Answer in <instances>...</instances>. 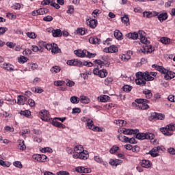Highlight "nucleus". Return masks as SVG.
I'll return each instance as SVG.
<instances>
[{
  "label": "nucleus",
  "mask_w": 175,
  "mask_h": 175,
  "mask_svg": "<svg viewBox=\"0 0 175 175\" xmlns=\"http://www.w3.org/2000/svg\"><path fill=\"white\" fill-rule=\"evenodd\" d=\"M152 68H153L156 70H158V72H160V73L165 75L164 77H165V80H172V79H174V77H175L174 72L170 71V70L165 68L162 66H158V65L153 64L152 66Z\"/></svg>",
  "instance_id": "obj_1"
},
{
  "label": "nucleus",
  "mask_w": 175,
  "mask_h": 175,
  "mask_svg": "<svg viewBox=\"0 0 175 175\" xmlns=\"http://www.w3.org/2000/svg\"><path fill=\"white\" fill-rule=\"evenodd\" d=\"M67 65H70V66H88V68H91L94 66V64L91 62H83L79 59H71L67 61Z\"/></svg>",
  "instance_id": "obj_2"
},
{
  "label": "nucleus",
  "mask_w": 175,
  "mask_h": 175,
  "mask_svg": "<svg viewBox=\"0 0 175 175\" xmlns=\"http://www.w3.org/2000/svg\"><path fill=\"white\" fill-rule=\"evenodd\" d=\"M135 84H137V85H140L141 87H144L146 81L144 72H138L135 74Z\"/></svg>",
  "instance_id": "obj_3"
},
{
  "label": "nucleus",
  "mask_w": 175,
  "mask_h": 175,
  "mask_svg": "<svg viewBox=\"0 0 175 175\" xmlns=\"http://www.w3.org/2000/svg\"><path fill=\"white\" fill-rule=\"evenodd\" d=\"M174 131H175L174 124H168L165 127H162L160 129L161 133L165 136H172Z\"/></svg>",
  "instance_id": "obj_4"
},
{
  "label": "nucleus",
  "mask_w": 175,
  "mask_h": 175,
  "mask_svg": "<svg viewBox=\"0 0 175 175\" xmlns=\"http://www.w3.org/2000/svg\"><path fill=\"white\" fill-rule=\"evenodd\" d=\"M136 103H138L137 107L141 109V110H147L148 109V100L144 98H139L135 100Z\"/></svg>",
  "instance_id": "obj_5"
},
{
  "label": "nucleus",
  "mask_w": 175,
  "mask_h": 175,
  "mask_svg": "<svg viewBox=\"0 0 175 175\" xmlns=\"http://www.w3.org/2000/svg\"><path fill=\"white\" fill-rule=\"evenodd\" d=\"M86 128L88 129H91L94 132H102V130L99 126L94 125V121L91 119L86 120Z\"/></svg>",
  "instance_id": "obj_6"
},
{
  "label": "nucleus",
  "mask_w": 175,
  "mask_h": 175,
  "mask_svg": "<svg viewBox=\"0 0 175 175\" xmlns=\"http://www.w3.org/2000/svg\"><path fill=\"white\" fill-rule=\"evenodd\" d=\"M93 74L95 76H98V77H100L101 79H105V77L109 75V72H107V69L99 70V68H94L93 70Z\"/></svg>",
  "instance_id": "obj_7"
},
{
  "label": "nucleus",
  "mask_w": 175,
  "mask_h": 175,
  "mask_svg": "<svg viewBox=\"0 0 175 175\" xmlns=\"http://www.w3.org/2000/svg\"><path fill=\"white\" fill-rule=\"evenodd\" d=\"M163 146H157L153 148L150 151H149L148 154L151 155L153 158L157 157H159V152L163 151Z\"/></svg>",
  "instance_id": "obj_8"
},
{
  "label": "nucleus",
  "mask_w": 175,
  "mask_h": 175,
  "mask_svg": "<svg viewBox=\"0 0 175 175\" xmlns=\"http://www.w3.org/2000/svg\"><path fill=\"white\" fill-rule=\"evenodd\" d=\"M39 116L42 120V121H50V113H49V111L46 109H42L40 111Z\"/></svg>",
  "instance_id": "obj_9"
},
{
  "label": "nucleus",
  "mask_w": 175,
  "mask_h": 175,
  "mask_svg": "<svg viewBox=\"0 0 175 175\" xmlns=\"http://www.w3.org/2000/svg\"><path fill=\"white\" fill-rule=\"evenodd\" d=\"M144 75L145 76V80L146 81H154V77H156L157 73L155 72H148L146 71L144 72Z\"/></svg>",
  "instance_id": "obj_10"
},
{
  "label": "nucleus",
  "mask_w": 175,
  "mask_h": 175,
  "mask_svg": "<svg viewBox=\"0 0 175 175\" xmlns=\"http://www.w3.org/2000/svg\"><path fill=\"white\" fill-rule=\"evenodd\" d=\"M139 37L140 39V42L144 43V44H150V41H148V40H147V38H146V33L144 31H139Z\"/></svg>",
  "instance_id": "obj_11"
},
{
  "label": "nucleus",
  "mask_w": 175,
  "mask_h": 175,
  "mask_svg": "<svg viewBox=\"0 0 175 175\" xmlns=\"http://www.w3.org/2000/svg\"><path fill=\"white\" fill-rule=\"evenodd\" d=\"M86 24L90 28L92 29L96 28L98 25V21L96 19H86Z\"/></svg>",
  "instance_id": "obj_12"
},
{
  "label": "nucleus",
  "mask_w": 175,
  "mask_h": 175,
  "mask_svg": "<svg viewBox=\"0 0 175 175\" xmlns=\"http://www.w3.org/2000/svg\"><path fill=\"white\" fill-rule=\"evenodd\" d=\"M104 53H118V47L116 45H111L109 47L103 49Z\"/></svg>",
  "instance_id": "obj_13"
},
{
  "label": "nucleus",
  "mask_w": 175,
  "mask_h": 175,
  "mask_svg": "<svg viewBox=\"0 0 175 175\" xmlns=\"http://www.w3.org/2000/svg\"><path fill=\"white\" fill-rule=\"evenodd\" d=\"M120 132H122L124 135H135L139 132V130L135 129H119Z\"/></svg>",
  "instance_id": "obj_14"
},
{
  "label": "nucleus",
  "mask_w": 175,
  "mask_h": 175,
  "mask_svg": "<svg viewBox=\"0 0 175 175\" xmlns=\"http://www.w3.org/2000/svg\"><path fill=\"white\" fill-rule=\"evenodd\" d=\"M140 165L142 167H144L145 169H150V167L152 166V163H151V161L146 159L142 160L140 161Z\"/></svg>",
  "instance_id": "obj_15"
},
{
  "label": "nucleus",
  "mask_w": 175,
  "mask_h": 175,
  "mask_svg": "<svg viewBox=\"0 0 175 175\" xmlns=\"http://www.w3.org/2000/svg\"><path fill=\"white\" fill-rule=\"evenodd\" d=\"M169 15H167V12H161L159 14L157 18L160 23H163V21H166Z\"/></svg>",
  "instance_id": "obj_16"
},
{
  "label": "nucleus",
  "mask_w": 175,
  "mask_h": 175,
  "mask_svg": "<svg viewBox=\"0 0 175 175\" xmlns=\"http://www.w3.org/2000/svg\"><path fill=\"white\" fill-rule=\"evenodd\" d=\"M75 170L77 173H91V169L85 168L83 166L77 167Z\"/></svg>",
  "instance_id": "obj_17"
},
{
  "label": "nucleus",
  "mask_w": 175,
  "mask_h": 175,
  "mask_svg": "<svg viewBox=\"0 0 175 175\" xmlns=\"http://www.w3.org/2000/svg\"><path fill=\"white\" fill-rule=\"evenodd\" d=\"M51 31L53 38H61V36H62V31L59 29H51Z\"/></svg>",
  "instance_id": "obj_18"
},
{
  "label": "nucleus",
  "mask_w": 175,
  "mask_h": 175,
  "mask_svg": "<svg viewBox=\"0 0 175 175\" xmlns=\"http://www.w3.org/2000/svg\"><path fill=\"white\" fill-rule=\"evenodd\" d=\"M86 51V50H75L74 51V54H75L77 57H79L80 58H84L85 57Z\"/></svg>",
  "instance_id": "obj_19"
},
{
  "label": "nucleus",
  "mask_w": 175,
  "mask_h": 175,
  "mask_svg": "<svg viewBox=\"0 0 175 175\" xmlns=\"http://www.w3.org/2000/svg\"><path fill=\"white\" fill-rule=\"evenodd\" d=\"M130 54H132V52L129 51L126 54L121 55L120 58L124 62H127V61H129V59H131V55Z\"/></svg>",
  "instance_id": "obj_20"
},
{
  "label": "nucleus",
  "mask_w": 175,
  "mask_h": 175,
  "mask_svg": "<svg viewBox=\"0 0 175 175\" xmlns=\"http://www.w3.org/2000/svg\"><path fill=\"white\" fill-rule=\"evenodd\" d=\"M154 50H155V48H154V46L152 45L146 46L145 48L142 50V53H144V54H151Z\"/></svg>",
  "instance_id": "obj_21"
},
{
  "label": "nucleus",
  "mask_w": 175,
  "mask_h": 175,
  "mask_svg": "<svg viewBox=\"0 0 175 175\" xmlns=\"http://www.w3.org/2000/svg\"><path fill=\"white\" fill-rule=\"evenodd\" d=\"M52 54H58L61 53V49L58 47V45L55 43L52 44V49H51Z\"/></svg>",
  "instance_id": "obj_22"
},
{
  "label": "nucleus",
  "mask_w": 175,
  "mask_h": 175,
  "mask_svg": "<svg viewBox=\"0 0 175 175\" xmlns=\"http://www.w3.org/2000/svg\"><path fill=\"white\" fill-rule=\"evenodd\" d=\"M25 102H27V97L21 95L18 96L17 97L18 105H25Z\"/></svg>",
  "instance_id": "obj_23"
},
{
  "label": "nucleus",
  "mask_w": 175,
  "mask_h": 175,
  "mask_svg": "<svg viewBox=\"0 0 175 175\" xmlns=\"http://www.w3.org/2000/svg\"><path fill=\"white\" fill-rule=\"evenodd\" d=\"M94 161L96 162V163H100V165H104V166H106L107 163L105 161H103V159L100 157V156H94Z\"/></svg>",
  "instance_id": "obj_24"
},
{
  "label": "nucleus",
  "mask_w": 175,
  "mask_h": 175,
  "mask_svg": "<svg viewBox=\"0 0 175 175\" xmlns=\"http://www.w3.org/2000/svg\"><path fill=\"white\" fill-rule=\"evenodd\" d=\"M18 150H20L21 151H24L25 148H27V146H25V144H24V141L23 139L18 140Z\"/></svg>",
  "instance_id": "obj_25"
},
{
  "label": "nucleus",
  "mask_w": 175,
  "mask_h": 175,
  "mask_svg": "<svg viewBox=\"0 0 175 175\" xmlns=\"http://www.w3.org/2000/svg\"><path fill=\"white\" fill-rule=\"evenodd\" d=\"M127 38L129 39H133V40H136L137 38H139V33L137 32H133V33H129L126 34Z\"/></svg>",
  "instance_id": "obj_26"
},
{
  "label": "nucleus",
  "mask_w": 175,
  "mask_h": 175,
  "mask_svg": "<svg viewBox=\"0 0 175 175\" xmlns=\"http://www.w3.org/2000/svg\"><path fill=\"white\" fill-rule=\"evenodd\" d=\"M122 163V160L120 159H111L109 161V165L111 166H118V165H121Z\"/></svg>",
  "instance_id": "obj_27"
},
{
  "label": "nucleus",
  "mask_w": 175,
  "mask_h": 175,
  "mask_svg": "<svg viewBox=\"0 0 175 175\" xmlns=\"http://www.w3.org/2000/svg\"><path fill=\"white\" fill-rule=\"evenodd\" d=\"M79 159H88V151L83 150L79 154Z\"/></svg>",
  "instance_id": "obj_28"
},
{
  "label": "nucleus",
  "mask_w": 175,
  "mask_h": 175,
  "mask_svg": "<svg viewBox=\"0 0 175 175\" xmlns=\"http://www.w3.org/2000/svg\"><path fill=\"white\" fill-rule=\"evenodd\" d=\"M154 120H163L165 118V115L162 113H154L152 115Z\"/></svg>",
  "instance_id": "obj_29"
},
{
  "label": "nucleus",
  "mask_w": 175,
  "mask_h": 175,
  "mask_svg": "<svg viewBox=\"0 0 175 175\" xmlns=\"http://www.w3.org/2000/svg\"><path fill=\"white\" fill-rule=\"evenodd\" d=\"M79 102H81V103H83L85 105H87L90 102V99H89L88 97H87L84 95H81L79 97Z\"/></svg>",
  "instance_id": "obj_30"
},
{
  "label": "nucleus",
  "mask_w": 175,
  "mask_h": 175,
  "mask_svg": "<svg viewBox=\"0 0 175 175\" xmlns=\"http://www.w3.org/2000/svg\"><path fill=\"white\" fill-rule=\"evenodd\" d=\"M14 66L10 64L4 63L3 64V69H5V70H14Z\"/></svg>",
  "instance_id": "obj_31"
},
{
  "label": "nucleus",
  "mask_w": 175,
  "mask_h": 175,
  "mask_svg": "<svg viewBox=\"0 0 175 175\" xmlns=\"http://www.w3.org/2000/svg\"><path fill=\"white\" fill-rule=\"evenodd\" d=\"M143 94L146 95V98L147 99H151L152 98V92H151V90L148 89H145L143 90Z\"/></svg>",
  "instance_id": "obj_32"
},
{
  "label": "nucleus",
  "mask_w": 175,
  "mask_h": 175,
  "mask_svg": "<svg viewBox=\"0 0 175 175\" xmlns=\"http://www.w3.org/2000/svg\"><path fill=\"white\" fill-rule=\"evenodd\" d=\"M114 36L118 40H122V33L120 30L116 29L114 31Z\"/></svg>",
  "instance_id": "obj_33"
},
{
  "label": "nucleus",
  "mask_w": 175,
  "mask_h": 175,
  "mask_svg": "<svg viewBox=\"0 0 175 175\" xmlns=\"http://www.w3.org/2000/svg\"><path fill=\"white\" fill-rule=\"evenodd\" d=\"M113 81H114L113 77H108L105 79L104 84L105 85H111V84H113Z\"/></svg>",
  "instance_id": "obj_34"
},
{
  "label": "nucleus",
  "mask_w": 175,
  "mask_h": 175,
  "mask_svg": "<svg viewBox=\"0 0 175 175\" xmlns=\"http://www.w3.org/2000/svg\"><path fill=\"white\" fill-rule=\"evenodd\" d=\"M114 124L116 125H118V126H125L126 125V122H125L124 120H114Z\"/></svg>",
  "instance_id": "obj_35"
},
{
  "label": "nucleus",
  "mask_w": 175,
  "mask_h": 175,
  "mask_svg": "<svg viewBox=\"0 0 175 175\" xmlns=\"http://www.w3.org/2000/svg\"><path fill=\"white\" fill-rule=\"evenodd\" d=\"M52 125H53V126H56V128H62L63 129L65 128V125H64V124L54 120L52 121Z\"/></svg>",
  "instance_id": "obj_36"
},
{
  "label": "nucleus",
  "mask_w": 175,
  "mask_h": 175,
  "mask_svg": "<svg viewBox=\"0 0 175 175\" xmlns=\"http://www.w3.org/2000/svg\"><path fill=\"white\" fill-rule=\"evenodd\" d=\"M21 116H24L25 117H27V118H31V111L29 110H25V111H20Z\"/></svg>",
  "instance_id": "obj_37"
},
{
  "label": "nucleus",
  "mask_w": 175,
  "mask_h": 175,
  "mask_svg": "<svg viewBox=\"0 0 175 175\" xmlns=\"http://www.w3.org/2000/svg\"><path fill=\"white\" fill-rule=\"evenodd\" d=\"M74 151H75L76 154H80L84 151V148H83V146L79 145L74 148Z\"/></svg>",
  "instance_id": "obj_38"
},
{
  "label": "nucleus",
  "mask_w": 175,
  "mask_h": 175,
  "mask_svg": "<svg viewBox=\"0 0 175 175\" xmlns=\"http://www.w3.org/2000/svg\"><path fill=\"white\" fill-rule=\"evenodd\" d=\"M89 42L92 44H98L99 43V42H100V40H99L98 38L96 37H90L89 38Z\"/></svg>",
  "instance_id": "obj_39"
},
{
  "label": "nucleus",
  "mask_w": 175,
  "mask_h": 175,
  "mask_svg": "<svg viewBox=\"0 0 175 175\" xmlns=\"http://www.w3.org/2000/svg\"><path fill=\"white\" fill-rule=\"evenodd\" d=\"M100 13H102L100 10L96 9L92 12V16L94 17V18H98Z\"/></svg>",
  "instance_id": "obj_40"
},
{
  "label": "nucleus",
  "mask_w": 175,
  "mask_h": 175,
  "mask_svg": "<svg viewBox=\"0 0 175 175\" xmlns=\"http://www.w3.org/2000/svg\"><path fill=\"white\" fill-rule=\"evenodd\" d=\"M135 137L136 139H138L139 140H144V139H146V133H139L137 132L135 134Z\"/></svg>",
  "instance_id": "obj_41"
},
{
  "label": "nucleus",
  "mask_w": 175,
  "mask_h": 175,
  "mask_svg": "<svg viewBox=\"0 0 175 175\" xmlns=\"http://www.w3.org/2000/svg\"><path fill=\"white\" fill-rule=\"evenodd\" d=\"M70 100L73 105H77V103H79L80 102V98L76 96H73L70 97Z\"/></svg>",
  "instance_id": "obj_42"
},
{
  "label": "nucleus",
  "mask_w": 175,
  "mask_h": 175,
  "mask_svg": "<svg viewBox=\"0 0 175 175\" xmlns=\"http://www.w3.org/2000/svg\"><path fill=\"white\" fill-rule=\"evenodd\" d=\"M51 73H59L61 72V67L55 66L51 68Z\"/></svg>",
  "instance_id": "obj_43"
},
{
  "label": "nucleus",
  "mask_w": 175,
  "mask_h": 175,
  "mask_svg": "<svg viewBox=\"0 0 175 175\" xmlns=\"http://www.w3.org/2000/svg\"><path fill=\"white\" fill-rule=\"evenodd\" d=\"M38 12V16H43V14H46V13H49V10L46 8H40L37 10Z\"/></svg>",
  "instance_id": "obj_44"
},
{
  "label": "nucleus",
  "mask_w": 175,
  "mask_h": 175,
  "mask_svg": "<svg viewBox=\"0 0 175 175\" xmlns=\"http://www.w3.org/2000/svg\"><path fill=\"white\" fill-rule=\"evenodd\" d=\"M0 165L3 166V167H10L12 163L9 161H4L3 160H0Z\"/></svg>",
  "instance_id": "obj_45"
},
{
  "label": "nucleus",
  "mask_w": 175,
  "mask_h": 175,
  "mask_svg": "<svg viewBox=\"0 0 175 175\" xmlns=\"http://www.w3.org/2000/svg\"><path fill=\"white\" fill-rule=\"evenodd\" d=\"M160 41L163 44H169V43H170V39L167 37H162L160 39Z\"/></svg>",
  "instance_id": "obj_46"
},
{
  "label": "nucleus",
  "mask_w": 175,
  "mask_h": 175,
  "mask_svg": "<svg viewBox=\"0 0 175 175\" xmlns=\"http://www.w3.org/2000/svg\"><path fill=\"white\" fill-rule=\"evenodd\" d=\"M27 61H28V57L25 56H21L18 58V62H19V64H25Z\"/></svg>",
  "instance_id": "obj_47"
},
{
  "label": "nucleus",
  "mask_w": 175,
  "mask_h": 175,
  "mask_svg": "<svg viewBox=\"0 0 175 175\" xmlns=\"http://www.w3.org/2000/svg\"><path fill=\"white\" fill-rule=\"evenodd\" d=\"M40 151L41 152L45 153V152H53V149H51V148L49 147H46V148H40Z\"/></svg>",
  "instance_id": "obj_48"
},
{
  "label": "nucleus",
  "mask_w": 175,
  "mask_h": 175,
  "mask_svg": "<svg viewBox=\"0 0 175 175\" xmlns=\"http://www.w3.org/2000/svg\"><path fill=\"white\" fill-rule=\"evenodd\" d=\"M110 100V97L107 95H103L100 96V102L104 103L105 102H107V100Z\"/></svg>",
  "instance_id": "obj_49"
},
{
  "label": "nucleus",
  "mask_w": 175,
  "mask_h": 175,
  "mask_svg": "<svg viewBox=\"0 0 175 175\" xmlns=\"http://www.w3.org/2000/svg\"><path fill=\"white\" fill-rule=\"evenodd\" d=\"M122 22L124 24H126V25H129V17L128 15H124L123 17H122Z\"/></svg>",
  "instance_id": "obj_50"
},
{
  "label": "nucleus",
  "mask_w": 175,
  "mask_h": 175,
  "mask_svg": "<svg viewBox=\"0 0 175 175\" xmlns=\"http://www.w3.org/2000/svg\"><path fill=\"white\" fill-rule=\"evenodd\" d=\"M132 88H133L129 85H125L122 87V90L124 92H131V91H132Z\"/></svg>",
  "instance_id": "obj_51"
},
{
  "label": "nucleus",
  "mask_w": 175,
  "mask_h": 175,
  "mask_svg": "<svg viewBox=\"0 0 175 175\" xmlns=\"http://www.w3.org/2000/svg\"><path fill=\"white\" fill-rule=\"evenodd\" d=\"M6 17H8V18H9L10 20H16V18H17V16H16V14L10 12H8L6 14Z\"/></svg>",
  "instance_id": "obj_52"
},
{
  "label": "nucleus",
  "mask_w": 175,
  "mask_h": 175,
  "mask_svg": "<svg viewBox=\"0 0 175 175\" xmlns=\"http://www.w3.org/2000/svg\"><path fill=\"white\" fill-rule=\"evenodd\" d=\"M53 84L55 85V87H61L65 84V81H54Z\"/></svg>",
  "instance_id": "obj_53"
},
{
  "label": "nucleus",
  "mask_w": 175,
  "mask_h": 175,
  "mask_svg": "<svg viewBox=\"0 0 175 175\" xmlns=\"http://www.w3.org/2000/svg\"><path fill=\"white\" fill-rule=\"evenodd\" d=\"M38 46L39 49H41L42 53H43V50H44L46 43L43 41H40L38 43Z\"/></svg>",
  "instance_id": "obj_54"
},
{
  "label": "nucleus",
  "mask_w": 175,
  "mask_h": 175,
  "mask_svg": "<svg viewBox=\"0 0 175 175\" xmlns=\"http://www.w3.org/2000/svg\"><path fill=\"white\" fill-rule=\"evenodd\" d=\"M94 62L98 65L97 69H99V68H102V66L105 65V63L100 59H96L94 60Z\"/></svg>",
  "instance_id": "obj_55"
},
{
  "label": "nucleus",
  "mask_w": 175,
  "mask_h": 175,
  "mask_svg": "<svg viewBox=\"0 0 175 175\" xmlns=\"http://www.w3.org/2000/svg\"><path fill=\"white\" fill-rule=\"evenodd\" d=\"M26 35L27 37L29 38L30 39H36V33L34 32H27Z\"/></svg>",
  "instance_id": "obj_56"
},
{
  "label": "nucleus",
  "mask_w": 175,
  "mask_h": 175,
  "mask_svg": "<svg viewBox=\"0 0 175 175\" xmlns=\"http://www.w3.org/2000/svg\"><path fill=\"white\" fill-rule=\"evenodd\" d=\"M32 51H34V53H38L39 51L40 53H42V49H40L38 46L33 45L31 46Z\"/></svg>",
  "instance_id": "obj_57"
},
{
  "label": "nucleus",
  "mask_w": 175,
  "mask_h": 175,
  "mask_svg": "<svg viewBox=\"0 0 175 175\" xmlns=\"http://www.w3.org/2000/svg\"><path fill=\"white\" fill-rule=\"evenodd\" d=\"M154 137H155V135L151 133H146V138L147 139L149 140H152V139H154Z\"/></svg>",
  "instance_id": "obj_58"
},
{
  "label": "nucleus",
  "mask_w": 175,
  "mask_h": 175,
  "mask_svg": "<svg viewBox=\"0 0 175 175\" xmlns=\"http://www.w3.org/2000/svg\"><path fill=\"white\" fill-rule=\"evenodd\" d=\"M85 57H87V58H95L96 53H91L86 51Z\"/></svg>",
  "instance_id": "obj_59"
},
{
  "label": "nucleus",
  "mask_w": 175,
  "mask_h": 175,
  "mask_svg": "<svg viewBox=\"0 0 175 175\" xmlns=\"http://www.w3.org/2000/svg\"><path fill=\"white\" fill-rule=\"evenodd\" d=\"M32 91L36 94H42V92H43V89H42V88H33Z\"/></svg>",
  "instance_id": "obj_60"
},
{
  "label": "nucleus",
  "mask_w": 175,
  "mask_h": 175,
  "mask_svg": "<svg viewBox=\"0 0 175 175\" xmlns=\"http://www.w3.org/2000/svg\"><path fill=\"white\" fill-rule=\"evenodd\" d=\"M14 166L15 167H18V169H23V164L20 161H15L13 163Z\"/></svg>",
  "instance_id": "obj_61"
},
{
  "label": "nucleus",
  "mask_w": 175,
  "mask_h": 175,
  "mask_svg": "<svg viewBox=\"0 0 175 175\" xmlns=\"http://www.w3.org/2000/svg\"><path fill=\"white\" fill-rule=\"evenodd\" d=\"M120 150V148L118 147V146H113L110 150H109V152L111 154H116V152Z\"/></svg>",
  "instance_id": "obj_62"
},
{
  "label": "nucleus",
  "mask_w": 175,
  "mask_h": 175,
  "mask_svg": "<svg viewBox=\"0 0 175 175\" xmlns=\"http://www.w3.org/2000/svg\"><path fill=\"white\" fill-rule=\"evenodd\" d=\"M47 156L44 154H40V162H47Z\"/></svg>",
  "instance_id": "obj_63"
},
{
  "label": "nucleus",
  "mask_w": 175,
  "mask_h": 175,
  "mask_svg": "<svg viewBox=\"0 0 175 175\" xmlns=\"http://www.w3.org/2000/svg\"><path fill=\"white\" fill-rule=\"evenodd\" d=\"M56 175H70L69 172L66 171H59L56 173Z\"/></svg>",
  "instance_id": "obj_64"
}]
</instances>
